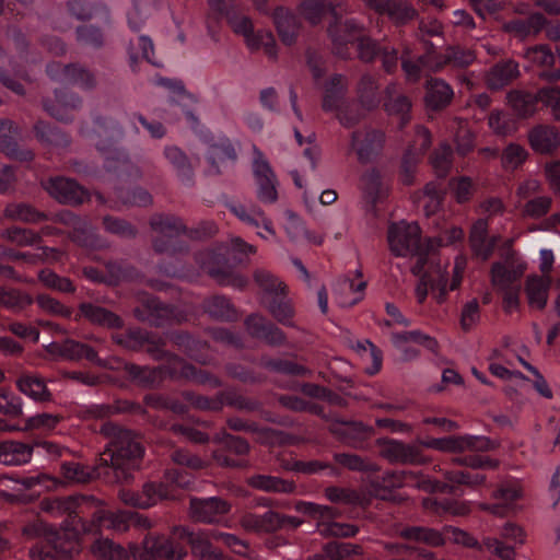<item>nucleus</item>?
Segmentation results:
<instances>
[{
  "mask_svg": "<svg viewBox=\"0 0 560 560\" xmlns=\"http://www.w3.org/2000/svg\"><path fill=\"white\" fill-rule=\"evenodd\" d=\"M163 155L167 163L174 168L182 182H192L194 167L189 158L180 148L173 144L165 145Z\"/></svg>",
  "mask_w": 560,
  "mask_h": 560,
  "instance_id": "nucleus-39",
  "label": "nucleus"
},
{
  "mask_svg": "<svg viewBox=\"0 0 560 560\" xmlns=\"http://www.w3.org/2000/svg\"><path fill=\"white\" fill-rule=\"evenodd\" d=\"M393 341L396 347H402L404 343H417L425 347L431 351H435L438 342L434 338L422 334L419 330L404 331L393 335Z\"/></svg>",
  "mask_w": 560,
  "mask_h": 560,
  "instance_id": "nucleus-61",
  "label": "nucleus"
},
{
  "mask_svg": "<svg viewBox=\"0 0 560 560\" xmlns=\"http://www.w3.org/2000/svg\"><path fill=\"white\" fill-rule=\"evenodd\" d=\"M380 486L384 489H397L401 487L412 486L429 492H451L452 487L447 483L434 481L424 478L422 475H418L413 471L401 470V471H388L384 474L380 481Z\"/></svg>",
  "mask_w": 560,
  "mask_h": 560,
  "instance_id": "nucleus-7",
  "label": "nucleus"
},
{
  "mask_svg": "<svg viewBox=\"0 0 560 560\" xmlns=\"http://www.w3.org/2000/svg\"><path fill=\"white\" fill-rule=\"evenodd\" d=\"M520 75L518 63L505 60L494 65L486 77L487 86L491 90H500L510 84Z\"/></svg>",
  "mask_w": 560,
  "mask_h": 560,
  "instance_id": "nucleus-36",
  "label": "nucleus"
},
{
  "mask_svg": "<svg viewBox=\"0 0 560 560\" xmlns=\"http://www.w3.org/2000/svg\"><path fill=\"white\" fill-rule=\"evenodd\" d=\"M33 456V445L14 440L0 442V463L8 466L27 464Z\"/></svg>",
  "mask_w": 560,
  "mask_h": 560,
  "instance_id": "nucleus-30",
  "label": "nucleus"
},
{
  "mask_svg": "<svg viewBox=\"0 0 560 560\" xmlns=\"http://www.w3.org/2000/svg\"><path fill=\"white\" fill-rule=\"evenodd\" d=\"M275 296L268 304L267 310L270 315L281 325L294 327L295 311L290 300Z\"/></svg>",
  "mask_w": 560,
  "mask_h": 560,
  "instance_id": "nucleus-52",
  "label": "nucleus"
},
{
  "mask_svg": "<svg viewBox=\"0 0 560 560\" xmlns=\"http://www.w3.org/2000/svg\"><path fill=\"white\" fill-rule=\"evenodd\" d=\"M538 103L551 110L556 120H560V86L551 85L537 91Z\"/></svg>",
  "mask_w": 560,
  "mask_h": 560,
  "instance_id": "nucleus-63",
  "label": "nucleus"
},
{
  "mask_svg": "<svg viewBox=\"0 0 560 560\" xmlns=\"http://www.w3.org/2000/svg\"><path fill=\"white\" fill-rule=\"evenodd\" d=\"M453 95L450 84L441 79H432L427 85L425 104L429 108L439 110L451 103Z\"/></svg>",
  "mask_w": 560,
  "mask_h": 560,
  "instance_id": "nucleus-41",
  "label": "nucleus"
},
{
  "mask_svg": "<svg viewBox=\"0 0 560 560\" xmlns=\"http://www.w3.org/2000/svg\"><path fill=\"white\" fill-rule=\"evenodd\" d=\"M365 288V282L361 281L357 287L354 283L345 279L338 284L337 302L342 307L352 306L361 300V292Z\"/></svg>",
  "mask_w": 560,
  "mask_h": 560,
  "instance_id": "nucleus-57",
  "label": "nucleus"
},
{
  "mask_svg": "<svg viewBox=\"0 0 560 560\" xmlns=\"http://www.w3.org/2000/svg\"><path fill=\"white\" fill-rule=\"evenodd\" d=\"M0 413L12 419L23 416L21 397L4 387H0Z\"/></svg>",
  "mask_w": 560,
  "mask_h": 560,
  "instance_id": "nucleus-58",
  "label": "nucleus"
},
{
  "mask_svg": "<svg viewBox=\"0 0 560 560\" xmlns=\"http://www.w3.org/2000/svg\"><path fill=\"white\" fill-rule=\"evenodd\" d=\"M385 144V133L380 129L364 128L351 135L350 149L360 163L366 164L375 160Z\"/></svg>",
  "mask_w": 560,
  "mask_h": 560,
  "instance_id": "nucleus-6",
  "label": "nucleus"
},
{
  "mask_svg": "<svg viewBox=\"0 0 560 560\" xmlns=\"http://www.w3.org/2000/svg\"><path fill=\"white\" fill-rule=\"evenodd\" d=\"M362 187L373 202L386 194V188L383 187L381 175L376 170H370L362 176Z\"/></svg>",
  "mask_w": 560,
  "mask_h": 560,
  "instance_id": "nucleus-64",
  "label": "nucleus"
},
{
  "mask_svg": "<svg viewBox=\"0 0 560 560\" xmlns=\"http://www.w3.org/2000/svg\"><path fill=\"white\" fill-rule=\"evenodd\" d=\"M394 85L387 88L388 101L385 103L386 112L399 118L400 127L410 120L411 102L406 95L393 94Z\"/></svg>",
  "mask_w": 560,
  "mask_h": 560,
  "instance_id": "nucleus-44",
  "label": "nucleus"
},
{
  "mask_svg": "<svg viewBox=\"0 0 560 560\" xmlns=\"http://www.w3.org/2000/svg\"><path fill=\"white\" fill-rule=\"evenodd\" d=\"M337 515L335 509L328 505L317 504L314 518L318 520L317 532L323 537H352L358 533V527L348 524L330 521Z\"/></svg>",
  "mask_w": 560,
  "mask_h": 560,
  "instance_id": "nucleus-21",
  "label": "nucleus"
},
{
  "mask_svg": "<svg viewBox=\"0 0 560 560\" xmlns=\"http://www.w3.org/2000/svg\"><path fill=\"white\" fill-rule=\"evenodd\" d=\"M90 498L84 495H70L66 498L45 499L40 502V509L44 512L50 513L54 516H61L68 514L73 516L72 524L74 525L75 534L81 532V524L79 523L78 511L81 509Z\"/></svg>",
  "mask_w": 560,
  "mask_h": 560,
  "instance_id": "nucleus-22",
  "label": "nucleus"
},
{
  "mask_svg": "<svg viewBox=\"0 0 560 560\" xmlns=\"http://www.w3.org/2000/svg\"><path fill=\"white\" fill-rule=\"evenodd\" d=\"M33 302L32 295L24 291L0 287V305L14 313L24 311Z\"/></svg>",
  "mask_w": 560,
  "mask_h": 560,
  "instance_id": "nucleus-46",
  "label": "nucleus"
},
{
  "mask_svg": "<svg viewBox=\"0 0 560 560\" xmlns=\"http://www.w3.org/2000/svg\"><path fill=\"white\" fill-rule=\"evenodd\" d=\"M46 190L60 203L81 205L89 199L88 191L77 182L66 177L50 178Z\"/></svg>",
  "mask_w": 560,
  "mask_h": 560,
  "instance_id": "nucleus-20",
  "label": "nucleus"
},
{
  "mask_svg": "<svg viewBox=\"0 0 560 560\" xmlns=\"http://www.w3.org/2000/svg\"><path fill=\"white\" fill-rule=\"evenodd\" d=\"M131 555L135 560H183L187 551L164 535L148 534L141 546H131Z\"/></svg>",
  "mask_w": 560,
  "mask_h": 560,
  "instance_id": "nucleus-2",
  "label": "nucleus"
},
{
  "mask_svg": "<svg viewBox=\"0 0 560 560\" xmlns=\"http://www.w3.org/2000/svg\"><path fill=\"white\" fill-rule=\"evenodd\" d=\"M125 371L133 381L143 386H151L155 384L162 375V369H153L136 364H126Z\"/></svg>",
  "mask_w": 560,
  "mask_h": 560,
  "instance_id": "nucleus-60",
  "label": "nucleus"
},
{
  "mask_svg": "<svg viewBox=\"0 0 560 560\" xmlns=\"http://www.w3.org/2000/svg\"><path fill=\"white\" fill-rule=\"evenodd\" d=\"M273 21L282 43L285 45H292L295 42L300 30V22L298 18L289 10L278 8L273 13Z\"/></svg>",
  "mask_w": 560,
  "mask_h": 560,
  "instance_id": "nucleus-40",
  "label": "nucleus"
},
{
  "mask_svg": "<svg viewBox=\"0 0 560 560\" xmlns=\"http://www.w3.org/2000/svg\"><path fill=\"white\" fill-rule=\"evenodd\" d=\"M150 225L154 232L165 241L156 237L153 247L158 253H170L175 249V238L185 231L183 222L173 215L155 214L150 220Z\"/></svg>",
  "mask_w": 560,
  "mask_h": 560,
  "instance_id": "nucleus-13",
  "label": "nucleus"
},
{
  "mask_svg": "<svg viewBox=\"0 0 560 560\" xmlns=\"http://www.w3.org/2000/svg\"><path fill=\"white\" fill-rule=\"evenodd\" d=\"M508 104L522 118H527L536 113L538 97L537 93L532 94L524 91L514 90L506 95Z\"/></svg>",
  "mask_w": 560,
  "mask_h": 560,
  "instance_id": "nucleus-43",
  "label": "nucleus"
},
{
  "mask_svg": "<svg viewBox=\"0 0 560 560\" xmlns=\"http://www.w3.org/2000/svg\"><path fill=\"white\" fill-rule=\"evenodd\" d=\"M432 142V136L428 128L417 126L415 139L409 145L402 160V183L411 185L413 183L415 166L419 158L425 153Z\"/></svg>",
  "mask_w": 560,
  "mask_h": 560,
  "instance_id": "nucleus-17",
  "label": "nucleus"
},
{
  "mask_svg": "<svg viewBox=\"0 0 560 560\" xmlns=\"http://www.w3.org/2000/svg\"><path fill=\"white\" fill-rule=\"evenodd\" d=\"M387 241L390 252L398 257L420 254V228L417 223L400 221L388 228Z\"/></svg>",
  "mask_w": 560,
  "mask_h": 560,
  "instance_id": "nucleus-4",
  "label": "nucleus"
},
{
  "mask_svg": "<svg viewBox=\"0 0 560 560\" xmlns=\"http://www.w3.org/2000/svg\"><path fill=\"white\" fill-rule=\"evenodd\" d=\"M79 523L81 524V532L84 534H97L103 528L125 532L130 526L131 512L97 510L93 513L90 523L82 518H79Z\"/></svg>",
  "mask_w": 560,
  "mask_h": 560,
  "instance_id": "nucleus-16",
  "label": "nucleus"
},
{
  "mask_svg": "<svg viewBox=\"0 0 560 560\" xmlns=\"http://www.w3.org/2000/svg\"><path fill=\"white\" fill-rule=\"evenodd\" d=\"M335 434H339L346 444L351 447L364 450L368 441L375 434L373 427L361 421L337 422L330 428Z\"/></svg>",
  "mask_w": 560,
  "mask_h": 560,
  "instance_id": "nucleus-23",
  "label": "nucleus"
},
{
  "mask_svg": "<svg viewBox=\"0 0 560 560\" xmlns=\"http://www.w3.org/2000/svg\"><path fill=\"white\" fill-rule=\"evenodd\" d=\"M60 470L66 480L77 483H85L95 475L94 470L75 462L62 463Z\"/></svg>",
  "mask_w": 560,
  "mask_h": 560,
  "instance_id": "nucleus-62",
  "label": "nucleus"
},
{
  "mask_svg": "<svg viewBox=\"0 0 560 560\" xmlns=\"http://www.w3.org/2000/svg\"><path fill=\"white\" fill-rule=\"evenodd\" d=\"M140 492L142 500L138 502L139 509H149L173 497L171 488L164 483L148 482Z\"/></svg>",
  "mask_w": 560,
  "mask_h": 560,
  "instance_id": "nucleus-47",
  "label": "nucleus"
},
{
  "mask_svg": "<svg viewBox=\"0 0 560 560\" xmlns=\"http://www.w3.org/2000/svg\"><path fill=\"white\" fill-rule=\"evenodd\" d=\"M522 497L521 488L516 483H502L493 493L492 499L501 501L494 504L479 503L478 508L495 516H506L513 511L514 502Z\"/></svg>",
  "mask_w": 560,
  "mask_h": 560,
  "instance_id": "nucleus-24",
  "label": "nucleus"
},
{
  "mask_svg": "<svg viewBox=\"0 0 560 560\" xmlns=\"http://www.w3.org/2000/svg\"><path fill=\"white\" fill-rule=\"evenodd\" d=\"M214 529L191 532L185 526H175L172 530L173 535L179 539L188 541L191 552L200 560H222V553L212 546V534Z\"/></svg>",
  "mask_w": 560,
  "mask_h": 560,
  "instance_id": "nucleus-10",
  "label": "nucleus"
},
{
  "mask_svg": "<svg viewBox=\"0 0 560 560\" xmlns=\"http://www.w3.org/2000/svg\"><path fill=\"white\" fill-rule=\"evenodd\" d=\"M247 485L256 490L290 494L295 492L294 481L270 475H254L247 478Z\"/></svg>",
  "mask_w": 560,
  "mask_h": 560,
  "instance_id": "nucleus-37",
  "label": "nucleus"
},
{
  "mask_svg": "<svg viewBox=\"0 0 560 560\" xmlns=\"http://www.w3.org/2000/svg\"><path fill=\"white\" fill-rule=\"evenodd\" d=\"M197 260L201 268L219 284L240 290L247 285V278L234 271L222 254L214 250H205L198 254Z\"/></svg>",
  "mask_w": 560,
  "mask_h": 560,
  "instance_id": "nucleus-3",
  "label": "nucleus"
},
{
  "mask_svg": "<svg viewBox=\"0 0 560 560\" xmlns=\"http://www.w3.org/2000/svg\"><path fill=\"white\" fill-rule=\"evenodd\" d=\"M476 59L472 50L462 47H450L444 55H435L429 50L427 56L421 59L424 66L433 72L440 71L444 66L451 65L455 68H465L471 65Z\"/></svg>",
  "mask_w": 560,
  "mask_h": 560,
  "instance_id": "nucleus-19",
  "label": "nucleus"
},
{
  "mask_svg": "<svg viewBox=\"0 0 560 560\" xmlns=\"http://www.w3.org/2000/svg\"><path fill=\"white\" fill-rule=\"evenodd\" d=\"M489 223L486 219H478L471 226L469 243L474 254L481 260H487L492 255L499 241L498 236L488 237Z\"/></svg>",
  "mask_w": 560,
  "mask_h": 560,
  "instance_id": "nucleus-26",
  "label": "nucleus"
},
{
  "mask_svg": "<svg viewBox=\"0 0 560 560\" xmlns=\"http://www.w3.org/2000/svg\"><path fill=\"white\" fill-rule=\"evenodd\" d=\"M18 389L35 401H50L51 393L48 389L45 380L38 374H22L15 382Z\"/></svg>",
  "mask_w": 560,
  "mask_h": 560,
  "instance_id": "nucleus-33",
  "label": "nucleus"
},
{
  "mask_svg": "<svg viewBox=\"0 0 560 560\" xmlns=\"http://www.w3.org/2000/svg\"><path fill=\"white\" fill-rule=\"evenodd\" d=\"M376 444L380 446V455L390 464L422 465L427 463V458L416 445L387 439H378Z\"/></svg>",
  "mask_w": 560,
  "mask_h": 560,
  "instance_id": "nucleus-8",
  "label": "nucleus"
},
{
  "mask_svg": "<svg viewBox=\"0 0 560 560\" xmlns=\"http://www.w3.org/2000/svg\"><path fill=\"white\" fill-rule=\"evenodd\" d=\"M101 433L107 439L100 456L101 464L114 470L116 481L127 480L144 453L140 438L131 430L112 422L104 423Z\"/></svg>",
  "mask_w": 560,
  "mask_h": 560,
  "instance_id": "nucleus-1",
  "label": "nucleus"
},
{
  "mask_svg": "<svg viewBox=\"0 0 560 560\" xmlns=\"http://www.w3.org/2000/svg\"><path fill=\"white\" fill-rule=\"evenodd\" d=\"M550 284V276H529L527 278L525 292L530 307L542 310L546 306Z\"/></svg>",
  "mask_w": 560,
  "mask_h": 560,
  "instance_id": "nucleus-38",
  "label": "nucleus"
},
{
  "mask_svg": "<svg viewBox=\"0 0 560 560\" xmlns=\"http://www.w3.org/2000/svg\"><path fill=\"white\" fill-rule=\"evenodd\" d=\"M488 126L493 133L508 137L517 130L516 121L506 113L494 109L489 114Z\"/></svg>",
  "mask_w": 560,
  "mask_h": 560,
  "instance_id": "nucleus-55",
  "label": "nucleus"
},
{
  "mask_svg": "<svg viewBox=\"0 0 560 560\" xmlns=\"http://www.w3.org/2000/svg\"><path fill=\"white\" fill-rule=\"evenodd\" d=\"M92 552L95 557L103 560H129L131 551H127L120 545H116L109 539H98L92 546Z\"/></svg>",
  "mask_w": 560,
  "mask_h": 560,
  "instance_id": "nucleus-51",
  "label": "nucleus"
},
{
  "mask_svg": "<svg viewBox=\"0 0 560 560\" xmlns=\"http://www.w3.org/2000/svg\"><path fill=\"white\" fill-rule=\"evenodd\" d=\"M337 8L338 5L331 7V13L336 19V22L329 26L328 32L336 54L345 58L348 56V51L346 49L347 45L358 42L363 34V27L354 20H346L345 22L337 21L339 14Z\"/></svg>",
  "mask_w": 560,
  "mask_h": 560,
  "instance_id": "nucleus-15",
  "label": "nucleus"
},
{
  "mask_svg": "<svg viewBox=\"0 0 560 560\" xmlns=\"http://www.w3.org/2000/svg\"><path fill=\"white\" fill-rule=\"evenodd\" d=\"M398 536L407 541L424 544L429 547H442L446 542L442 532L424 526H407L398 530Z\"/></svg>",
  "mask_w": 560,
  "mask_h": 560,
  "instance_id": "nucleus-32",
  "label": "nucleus"
},
{
  "mask_svg": "<svg viewBox=\"0 0 560 560\" xmlns=\"http://www.w3.org/2000/svg\"><path fill=\"white\" fill-rule=\"evenodd\" d=\"M526 270V264L514 259L512 253L505 261H497L491 266V284L497 291L520 287L518 281Z\"/></svg>",
  "mask_w": 560,
  "mask_h": 560,
  "instance_id": "nucleus-14",
  "label": "nucleus"
},
{
  "mask_svg": "<svg viewBox=\"0 0 560 560\" xmlns=\"http://www.w3.org/2000/svg\"><path fill=\"white\" fill-rule=\"evenodd\" d=\"M62 358L68 360L86 359L100 366H105V363L97 357L92 347L72 339L63 341Z\"/></svg>",
  "mask_w": 560,
  "mask_h": 560,
  "instance_id": "nucleus-45",
  "label": "nucleus"
},
{
  "mask_svg": "<svg viewBox=\"0 0 560 560\" xmlns=\"http://www.w3.org/2000/svg\"><path fill=\"white\" fill-rule=\"evenodd\" d=\"M226 207L242 222L254 228H259L261 225L268 234L276 236L271 219L268 218L259 207L253 206L250 208H246L244 205L238 202L228 203Z\"/></svg>",
  "mask_w": 560,
  "mask_h": 560,
  "instance_id": "nucleus-29",
  "label": "nucleus"
},
{
  "mask_svg": "<svg viewBox=\"0 0 560 560\" xmlns=\"http://www.w3.org/2000/svg\"><path fill=\"white\" fill-rule=\"evenodd\" d=\"M183 397L191 407L199 410L218 411L225 405V392L213 397H207L187 390L183 393Z\"/></svg>",
  "mask_w": 560,
  "mask_h": 560,
  "instance_id": "nucleus-54",
  "label": "nucleus"
},
{
  "mask_svg": "<svg viewBox=\"0 0 560 560\" xmlns=\"http://www.w3.org/2000/svg\"><path fill=\"white\" fill-rule=\"evenodd\" d=\"M422 445L427 448L448 453L488 452L497 447L495 443L489 438L469 434L430 439L424 441Z\"/></svg>",
  "mask_w": 560,
  "mask_h": 560,
  "instance_id": "nucleus-5",
  "label": "nucleus"
},
{
  "mask_svg": "<svg viewBox=\"0 0 560 560\" xmlns=\"http://www.w3.org/2000/svg\"><path fill=\"white\" fill-rule=\"evenodd\" d=\"M166 372L172 377H184L197 384L209 385L212 388L219 387L221 385L217 377L208 374L205 371L197 370L191 364L184 362L182 359L175 355L170 357Z\"/></svg>",
  "mask_w": 560,
  "mask_h": 560,
  "instance_id": "nucleus-25",
  "label": "nucleus"
},
{
  "mask_svg": "<svg viewBox=\"0 0 560 560\" xmlns=\"http://www.w3.org/2000/svg\"><path fill=\"white\" fill-rule=\"evenodd\" d=\"M383 13L397 24H405L416 16V10L407 0H387Z\"/></svg>",
  "mask_w": 560,
  "mask_h": 560,
  "instance_id": "nucleus-56",
  "label": "nucleus"
},
{
  "mask_svg": "<svg viewBox=\"0 0 560 560\" xmlns=\"http://www.w3.org/2000/svg\"><path fill=\"white\" fill-rule=\"evenodd\" d=\"M254 280L266 294L273 296H284L287 294V285L268 270H256Z\"/></svg>",
  "mask_w": 560,
  "mask_h": 560,
  "instance_id": "nucleus-53",
  "label": "nucleus"
},
{
  "mask_svg": "<svg viewBox=\"0 0 560 560\" xmlns=\"http://www.w3.org/2000/svg\"><path fill=\"white\" fill-rule=\"evenodd\" d=\"M47 73L51 80L66 85L77 84L85 90L96 86L94 73L77 63L63 66L59 62H51L47 66Z\"/></svg>",
  "mask_w": 560,
  "mask_h": 560,
  "instance_id": "nucleus-11",
  "label": "nucleus"
},
{
  "mask_svg": "<svg viewBox=\"0 0 560 560\" xmlns=\"http://www.w3.org/2000/svg\"><path fill=\"white\" fill-rule=\"evenodd\" d=\"M335 460L343 467L354 471H377L378 466L366 457L350 453L335 454Z\"/></svg>",
  "mask_w": 560,
  "mask_h": 560,
  "instance_id": "nucleus-59",
  "label": "nucleus"
},
{
  "mask_svg": "<svg viewBox=\"0 0 560 560\" xmlns=\"http://www.w3.org/2000/svg\"><path fill=\"white\" fill-rule=\"evenodd\" d=\"M54 221L71 228V238L81 246H93L95 235L91 224L82 218L77 217L70 211H61L54 217Z\"/></svg>",
  "mask_w": 560,
  "mask_h": 560,
  "instance_id": "nucleus-27",
  "label": "nucleus"
},
{
  "mask_svg": "<svg viewBox=\"0 0 560 560\" xmlns=\"http://www.w3.org/2000/svg\"><path fill=\"white\" fill-rule=\"evenodd\" d=\"M237 158L236 151L228 138H220L218 141L212 142L207 151V160L209 162L208 174H220V167L226 162H234Z\"/></svg>",
  "mask_w": 560,
  "mask_h": 560,
  "instance_id": "nucleus-31",
  "label": "nucleus"
},
{
  "mask_svg": "<svg viewBox=\"0 0 560 560\" xmlns=\"http://www.w3.org/2000/svg\"><path fill=\"white\" fill-rule=\"evenodd\" d=\"M528 141L535 152L550 154L560 144V135L555 127L538 125L528 132Z\"/></svg>",
  "mask_w": 560,
  "mask_h": 560,
  "instance_id": "nucleus-28",
  "label": "nucleus"
},
{
  "mask_svg": "<svg viewBox=\"0 0 560 560\" xmlns=\"http://www.w3.org/2000/svg\"><path fill=\"white\" fill-rule=\"evenodd\" d=\"M203 310L215 319L232 320L236 318V311L225 296L215 295L206 300Z\"/></svg>",
  "mask_w": 560,
  "mask_h": 560,
  "instance_id": "nucleus-48",
  "label": "nucleus"
},
{
  "mask_svg": "<svg viewBox=\"0 0 560 560\" xmlns=\"http://www.w3.org/2000/svg\"><path fill=\"white\" fill-rule=\"evenodd\" d=\"M213 442L223 445L222 450L213 451L212 457L214 462L221 467L228 468H246L249 466L245 459H233L229 457L225 452L233 453L235 455H245L249 452V444L247 441L240 436H234L228 433L217 434L213 438Z\"/></svg>",
  "mask_w": 560,
  "mask_h": 560,
  "instance_id": "nucleus-12",
  "label": "nucleus"
},
{
  "mask_svg": "<svg viewBox=\"0 0 560 560\" xmlns=\"http://www.w3.org/2000/svg\"><path fill=\"white\" fill-rule=\"evenodd\" d=\"M81 105V98L74 93L66 91L55 92V102L44 101L45 110L59 120H68L70 118L69 110L75 109Z\"/></svg>",
  "mask_w": 560,
  "mask_h": 560,
  "instance_id": "nucleus-35",
  "label": "nucleus"
},
{
  "mask_svg": "<svg viewBox=\"0 0 560 560\" xmlns=\"http://www.w3.org/2000/svg\"><path fill=\"white\" fill-rule=\"evenodd\" d=\"M347 79L341 74H334L324 85L323 109L326 112L339 110L347 91Z\"/></svg>",
  "mask_w": 560,
  "mask_h": 560,
  "instance_id": "nucleus-34",
  "label": "nucleus"
},
{
  "mask_svg": "<svg viewBox=\"0 0 560 560\" xmlns=\"http://www.w3.org/2000/svg\"><path fill=\"white\" fill-rule=\"evenodd\" d=\"M451 128L455 130L454 141L457 153L460 155L468 154L474 149L475 136L469 130L467 121L456 117L452 120Z\"/></svg>",
  "mask_w": 560,
  "mask_h": 560,
  "instance_id": "nucleus-50",
  "label": "nucleus"
},
{
  "mask_svg": "<svg viewBox=\"0 0 560 560\" xmlns=\"http://www.w3.org/2000/svg\"><path fill=\"white\" fill-rule=\"evenodd\" d=\"M253 173L257 185V198L262 203L278 200L277 178L262 152L254 147Z\"/></svg>",
  "mask_w": 560,
  "mask_h": 560,
  "instance_id": "nucleus-9",
  "label": "nucleus"
},
{
  "mask_svg": "<svg viewBox=\"0 0 560 560\" xmlns=\"http://www.w3.org/2000/svg\"><path fill=\"white\" fill-rule=\"evenodd\" d=\"M4 215L12 220H19L25 223H38L47 220L48 215L36 210L26 203H10L5 207Z\"/></svg>",
  "mask_w": 560,
  "mask_h": 560,
  "instance_id": "nucleus-49",
  "label": "nucleus"
},
{
  "mask_svg": "<svg viewBox=\"0 0 560 560\" xmlns=\"http://www.w3.org/2000/svg\"><path fill=\"white\" fill-rule=\"evenodd\" d=\"M231 510V504L221 498H194L190 500V516L200 523H218Z\"/></svg>",
  "mask_w": 560,
  "mask_h": 560,
  "instance_id": "nucleus-18",
  "label": "nucleus"
},
{
  "mask_svg": "<svg viewBox=\"0 0 560 560\" xmlns=\"http://www.w3.org/2000/svg\"><path fill=\"white\" fill-rule=\"evenodd\" d=\"M79 310L92 324L107 328H121L124 325L122 319L118 315L92 303H82Z\"/></svg>",
  "mask_w": 560,
  "mask_h": 560,
  "instance_id": "nucleus-42",
  "label": "nucleus"
}]
</instances>
